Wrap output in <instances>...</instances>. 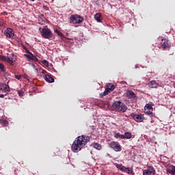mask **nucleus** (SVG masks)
<instances>
[{"label": "nucleus", "instance_id": "obj_33", "mask_svg": "<svg viewBox=\"0 0 175 175\" xmlns=\"http://www.w3.org/2000/svg\"><path fill=\"white\" fill-rule=\"evenodd\" d=\"M15 77L17 80H21V75H16Z\"/></svg>", "mask_w": 175, "mask_h": 175}, {"label": "nucleus", "instance_id": "obj_42", "mask_svg": "<svg viewBox=\"0 0 175 175\" xmlns=\"http://www.w3.org/2000/svg\"><path fill=\"white\" fill-rule=\"evenodd\" d=\"M31 1H32V2H33V1H35V0H31Z\"/></svg>", "mask_w": 175, "mask_h": 175}, {"label": "nucleus", "instance_id": "obj_24", "mask_svg": "<svg viewBox=\"0 0 175 175\" xmlns=\"http://www.w3.org/2000/svg\"><path fill=\"white\" fill-rule=\"evenodd\" d=\"M0 70L1 72H5V66L1 63H0Z\"/></svg>", "mask_w": 175, "mask_h": 175}, {"label": "nucleus", "instance_id": "obj_30", "mask_svg": "<svg viewBox=\"0 0 175 175\" xmlns=\"http://www.w3.org/2000/svg\"><path fill=\"white\" fill-rule=\"evenodd\" d=\"M32 61H35L36 62H39V59H38V57H36V56H34L33 57V59H31Z\"/></svg>", "mask_w": 175, "mask_h": 175}, {"label": "nucleus", "instance_id": "obj_35", "mask_svg": "<svg viewBox=\"0 0 175 175\" xmlns=\"http://www.w3.org/2000/svg\"><path fill=\"white\" fill-rule=\"evenodd\" d=\"M25 52L27 53V54H29L31 53V51H29V50H28V49H27V50H25Z\"/></svg>", "mask_w": 175, "mask_h": 175}, {"label": "nucleus", "instance_id": "obj_43", "mask_svg": "<svg viewBox=\"0 0 175 175\" xmlns=\"http://www.w3.org/2000/svg\"><path fill=\"white\" fill-rule=\"evenodd\" d=\"M1 1H2V0H0V2H1Z\"/></svg>", "mask_w": 175, "mask_h": 175}, {"label": "nucleus", "instance_id": "obj_20", "mask_svg": "<svg viewBox=\"0 0 175 175\" xmlns=\"http://www.w3.org/2000/svg\"><path fill=\"white\" fill-rule=\"evenodd\" d=\"M132 138V133H129V132H126L124 133V139H131Z\"/></svg>", "mask_w": 175, "mask_h": 175}, {"label": "nucleus", "instance_id": "obj_39", "mask_svg": "<svg viewBox=\"0 0 175 175\" xmlns=\"http://www.w3.org/2000/svg\"><path fill=\"white\" fill-rule=\"evenodd\" d=\"M27 77H28L27 75H25V79H27Z\"/></svg>", "mask_w": 175, "mask_h": 175}, {"label": "nucleus", "instance_id": "obj_40", "mask_svg": "<svg viewBox=\"0 0 175 175\" xmlns=\"http://www.w3.org/2000/svg\"><path fill=\"white\" fill-rule=\"evenodd\" d=\"M94 131H96V130L95 129H93V132H94Z\"/></svg>", "mask_w": 175, "mask_h": 175}, {"label": "nucleus", "instance_id": "obj_6", "mask_svg": "<svg viewBox=\"0 0 175 175\" xmlns=\"http://www.w3.org/2000/svg\"><path fill=\"white\" fill-rule=\"evenodd\" d=\"M116 167L118 169H120L121 172H123V173H127V174H133V170L132 167H126L122 165L117 164Z\"/></svg>", "mask_w": 175, "mask_h": 175}, {"label": "nucleus", "instance_id": "obj_28", "mask_svg": "<svg viewBox=\"0 0 175 175\" xmlns=\"http://www.w3.org/2000/svg\"><path fill=\"white\" fill-rule=\"evenodd\" d=\"M29 65H31V66H32V68H33V69H36V70H38V69L36 68V66H38L37 64L29 63Z\"/></svg>", "mask_w": 175, "mask_h": 175}, {"label": "nucleus", "instance_id": "obj_4", "mask_svg": "<svg viewBox=\"0 0 175 175\" xmlns=\"http://www.w3.org/2000/svg\"><path fill=\"white\" fill-rule=\"evenodd\" d=\"M70 23L72 24H81L82 21H84V18L79 15H72L70 18Z\"/></svg>", "mask_w": 175, "mask_h": 175}, {"label": "nucleus", "instance_id": "obj_9", "mask_svg": "<svg viewBox=\"0 0 175 175\" xmlns=\"http://www.w3.org/2000/svg\"><path fill=\"white\" fill-rule=\"evenodd\" d=\"M161 44L162 49H170V44H169V40H167L165 38H163L161 39Z\"/></svg>", "mask_w": 175, "mask_h": 175}, {"label": "nucleus", "instance_id": "obj_5", "mask_svg": "<svg viewBox=\"0 0 175 175\" xmlns=\"http://www.w3.org/2000/svg\"><path fill=\"white\" fill-rule=\"evenodd\" d=\"M109 146L112 150L114 151H116V152H118L120 151H122V147L120 145V142H112L109 144Z\"/></svg>", "mask_w": 175, "mask_h": 175}, {"label": "nucleus", "instance_id": "obj_18", "mask_svg": "<svg viewBox=\"0 0 175 175\" xmlns=\"http://www.w3.org/2000/svg\"><path fill=\"white\" fill-rule=\"evenodd\" d=\"M167 174L175 175V167L172 166L171 167V169H167Z\"/></svg>", "mask_w": 175, "mask_h": 175}, {"label": "nucleus", "instance_id": "obj_25", "mask_svg": "<svg viewBox=\"0 0 175 175\" xmlns=\"http://www.w3.org/2000/svg\"><path fill=\"white\" fill-rule=\"evenodd\" d=\"M0 59H1L2 61H5L6 62H8V57H6V56H0Z\"/></svg>", "mask_w": 175, "mask_h": 175}, {"label": "nucleus", "instance_id": "obj_37", "mask_svg": "<svg viewBox=\"0 0 175 175\" xmlns=\"http://www.w3.org/2000/svg\"><path fill=\"white\" fill-rule=\"evenodd\" d=\"M23 50L25 51V50H27V46H25V45H23Z\"/></svg>", "mask_w": 175, "mask_h": 175}, {"label": "nucleus", "instance_id": "obj_1", "mask_svg": "<svg viewBox=\"0 0 175 175\" xmlns=\"http://www.w3.org/2000/svg\"><path fill=\"white\" fill-rule=\"evenodd\" d=\"M90 140H91V138L87 135H83L77 137L72 144V152H79V151H81V148H83L84 146L90 142Z\"/></svg>", "mask_w": 175, "mask_h": 175}, {"label": "nucleus", "instance_id": "obj_19", "mask_svg": "<svg viewBox=\"0 0 175 175\" xmlns=\"http://www.w3.org/2000/svg\"><path fill=\"white\" fill-rule=\"evenodd\" d=\"M91 146L94 148H96V150H101V148H102V146H100V144H99L98 143L92 144Z\"/></svg>", "mask_w": 175, "mask_h": 175}, {"label": "nucleus", "instance_id": "obj_3", "mask_svg": "<svg viewBox=\"0 0 175 175\" xmlns=\"http://www.w3.org/2000/svg\"><path fill=\"white\" fill-rule=\"evenodd\" d=\"M41 36L44 39H50L53 36V32L49 27H44L41 31Z\"/></svg>", "mask_w": 175, "mask_h": 175}, {"label": "nucleus", "instance_id": "obj_7", "mask_svg": "<svg viewBox=\"0 0 175 175\" xmlns=\"http://www.w3.org/2000/svg\"><path fill=\"white\" fill-rule=\"evenodd\" d=\"M155 173V168H154V167L152 165H147V170H143V175H154Z\"/></svg>", "mask_w": 175, "mask_h": 175}, {"label": "nucleus", "instance_id": "obj_12", "mask_svg": "<svg viewBox=\"0 0 175 175\" xmlns=\"http://www.w3.org/2000/svg\"><path fill=\"white\" fill-rule=\"evenodd\" d=\"M126 96L129 99H135V98H136V94L132 90H129L126 92Z\"/></svg>", "mask_w": 175, "mask_h": 175}, {"label": "nucleus", "instance_id": "obj_10", "mask_svg": "<svg viewBox=\"0 0 175 175\" xmlns=\"http://www.w3.org/2000/svg\"><path fill=\"white\" fill-rule=\"evenodd\" d=\"M4 35L6 38H13L14 36V31L12 29L8 28L4 31Z\"/></svg>", "mask_w": 175, "mask_h": 175}, {"label": "nucleus", "instance_id": "obj_26", "mask_svg": "<svg viewBox=\"0 0 175 175\" xmlns=\"http://www.w3.org/2000/svg\"><path fill=\"white\" fill-rule=\"evenodd\" d=\"M24 57H25L28 59H33V57H32V56H31L30 55L24 54Z\"/></svg>", "mask_w": 175, "mask_h": 175}, {"label": "nucleus", "instance_id": "obj_41", "mask_svg": "<svg viewBox=\"0 0 175 175\" xmlns=\"http://www.w3.org/2000/svg\"><path fill=\"white\" fill-rule=\"evenodd\" d=\"M174 88H175V83L174 84Z\"/></svg>", "mask_w": 175, "mask_h": 175}, {"label": "nucleus", "instance_id": "obj_36", "mask_svg": "<svg viewBox=\"0 0 175 175\" xmlns=\"http://www.w3.org/2000/svg\"><path fill=\"white\" fill-rule=\"evenodd\" d=\"M29 54L30 57H32V58H33L35 57V55L33 54H32L31 52Z\"/></svg>", "mask_w": 175, "mask_h": 175}, {"label": "nucleus", "instance_id": "obj_8", "mask_svg": "<svg viewBox=\"0 0 175 175\" xmlns=\"http://www.w3.org/2000/svg\"><path fill=\"white\" fill-rule=\"evenodd\" d=\"M131 116L133 118V120L137 122H142L144 120L143 115L142 114L135 115V113H131Z\"/></svg>", "mask_w": 175, "mask_h": 175}, {"label": "nucleus", "instance_id": "obj_14", "mask_svg": "<svg viewBox=\"0 0 175 175\" xmlns=\"http://www.w3.org/2000/svg\"><path fill=\"white\" fill-rule=\"evenodd\" d=\"M14 61H16V59L13 55H8L7 57V62L10 64V65H13V62H14Z\"/></svg>", "mask_w": 175, "mask_h": 175}, {"label": "nucleus", "instance_id": "obj_22", "mask_svg": "<svg viewBox=\"0 0 175 175\" xmlns=\"http://www.w3.org/2000/svg\"><path fill=\"white\" fill-rule=\"evenodd\" d=\"M144 113L148 114V116H151L152 114V111H151V109H147L144 108Z\"/></svg>", "mask_w": 175, "mask_h": 175}, {"label": "nucleus", "instance_id": "obj_13", "mask_svg": "<svg viewBox=\"0 0 175 175\" xmlns=\"http://www.w3.org/2000/svg\"><path fill=\"white\" fill-rule=\"evenodd\" d=\"M105 90L108 91V93H110L111 91H114V90H116V85L111 83H108Z\"/></svg>", "mask_w": 175, "mask_h": 175}, {"label": "nucleus", "instance_id": "obj_15", "mask_svg": "<svg viewBox=\"0 0 175 175\" xmlns=\"http://www.w3.org/2000/svg\"><path fill=\"white\" fill-rule=\"evenodd\" d=\"M148 85L150 88H157L158 87V83L155 81H149Z\"/></svg>", "mask_w": 175, "mask_h": 175}, {"label": "nucleus", "instance_id": "obj_23", "mask_svg": "<svg viewBox=\"0 0 175 175\" xmlns=\"http://www.w3.org/2000/svg\"><path fill=\"white\" fill-rule=\"evenodd\" d=\"M144 109L151 110L152 111H153L152 106H151L150 104H146Z\"/></svg>", "mask_w": 175, "mask_h": 175}, {"label": "nucleus", "instance_id": "obj_32", "mask_svg": "<svg viewBox=\"0 0 175 175\" xmlns=\"http://www.w3.org/2000/svg\"><path fill=\"white\" fill-rule=\"evenodd\" d=\"M55 32L57 33V35H59V36H62V33H61V31L56 30Z\"/></svg>", "mask_w": 175, "mask_h": 175}, {"label": "nucleus", "instance_id": "obj_16", "mask_svg": "<svg viewBox=\"0 0 175 175\" xmlns=\"http://www.w3.org/2000/svg\"><path fill=\"white\" fill-rule=\"evenodd\" d=\"M44 80H46L48 83H54V78L51 77L49 75H45L44 77Z\"/></svg>", "mask_w": 175, "mask_h": 175}, {"label": "nucleus", "instance_id": "obj_31", "mask_svg": "<svg viewBox=\"0 0 175 175\" xmlns=\"http://www.w3.org/2000/svg\"><path fill=\"white\" fill-rule=\"evenodd\" d=\"M120 133H116V134H115L114 137H115L116 139H118V137H120Z\"/></svg>", "mask_w": 175, "mask_h": 175}, {"label": "nucleus", "instance_id": "obj_27", "mask_svg": "<svg viewBox=\"0 0 175 175\" xmlns=\"http://www.w3.org/2000/svg\"><path fill=\"white\" fill-rule=\"evenodd\" d=\"M18 93L19 96H24V92L22 90H18Z\"/></svg>", "mask_w": 175, "mask_h": 175}, {"label": "nucleus", "instance_id": "obj_11", "mask_svg": "<svg viewBox=\"0 0 175 175\" xmlns=\"http://www.w3.org/2000/svg\"><path fill=\"white\" fill-rule=\"evenodd\" d=\"M0 91L3 92H10V87L5 83H0Z\"/></svg>", "mask_w": 175, "mask_h": 175}, {"label": "nucleus", "instance_id": "obj_17", "mask_svg": "<svg viewBox=\"0 0 175 175\" xmlns=\"http://www.w3.org/2000/svg\"><path fill=\"white\" fill-rule=\"evenodd\" d=\"M94 18L96 21H98V23H100V21H102V14H99V13H97L94 15Z\"/></svg>", "mask_w": 175, "mask_h": 175}, {"label": "nucleus", "instance_id": "obj_38", "mask_svg": "<svg viewBox=\"0 0 175 175\" xmlns=\"http://www.w3.org/2000/svg\"><path fill=\"white\" fill-rule=\"evenodd\" d=\"M0 98H5V95L4 94H0Z\"/></svg>", "mask_w": 175, "mask_h": 175}, {"label": "nucleus", "instance_id": "obj_21", "mask_svg": "<svg viewBox=\"0 0 175 175\" xmlns=\"http://www.w3.org/2000/svg\"><path fill=\"white\" fill-rule=\"evenodd\" d=\"M106 95H109V93H108V91L106 90L105 89V90L103 92H101L100 94V98H103V96H106Z\"/></svg>", "mask_w": 175, "mask_h": 175}, {"label": "nucleus", "instance_id": "obj_2", "mask_svg": "<svg viewBox=\"0 0 175 175\" xmlns=\"http://www.w3.org/2000/svg\"><path fill=\"white\" fill-rule=\"evenodd\" d=\"M113 109L116 110V111H120L121 113H124V111H126V105L124 104V103L121 101H116L112 105Z\"/></svg>", "mask_w": 175, "mask_h": 175}, {"label": "nucleus", "instance_id": "obj_29", "mask_svg": "<svg viewBox=\"0 0 175 175\" xmlns=\"http://www.w3.org/2000/svg\"><path fill=\"white\" fill-rule=\"evenodd\" d=\"M42 64L43 65H44V66H49V62H47L46 60H43Z\"/></svg>", "mask_w": 175, "mask_h": 175}, {"label": "nucleus", "instance_id": "obj_34", "mask_svg": "<svg viewBox=\"0 0 175 175\" xmlns=\"http://www.w3.org/2000/svg\"><path fill=\"white\" fill-rule=\"evenodd\" d=\"M120 139H125V135H120Z\"/></svg>", "mask_w": 175, "mask_h": 175}]
</instances>
